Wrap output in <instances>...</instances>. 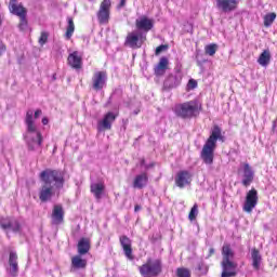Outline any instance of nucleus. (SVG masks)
Returning a JSON list of instances; mask_svg holds the SVG:
<instances>
[{
	"label": "nucleus",
	"instance_id": "2eb2a0df",
	"mask_svg": "<svg viewBox=\"0 0 277 277\" xmlns=\"http://www.w3.org/2000/svg\"><path fill=\"white\" fill-rule=\"evenodd\" d=\"M67 62L71 68L79 70L81 69V66H83V56L79 53V51H74L68 55Z\"/></svg>",
	"mask_w": 277,
	"mask_h": 277
},
{
	"label": "nucleus",
	"instance_id": "cd10ccee",
	"mask_svg": "<svg viewBox=\"0 0 277 277\" xmlns=\"http://www.w3.org/2000/svg\"><path fill=\"white\" fill-rule=\"evenodd\" d=\"M251 259H252L253 269H260L261 268V261H263V258H261V253L259 252V250L253 249L251 251Z\"/></svg>",
	"mask_w": 277,
	"mask_h": 277
},
{
	"label": "nucleus",
	"instance_id": "ea45409f",
	"mask_svg": "<svg viewBox=\"0 0 277 277\" xmlns=\"http://www.w3.org/2000/svg\"><path fill=\"white\" fill-rule=\"evenodd\" d=\"M198 271L201 272V274H207V266L203 263H200L198 265Z\"/></svg>",
	"mask_w": 277,
	"mask_h": 277
},
{
	"label": "nucleus",
	"instance_id": "a18cd8bd",
	"mask_svg": "<svg viewBox=\"0 0 277 277\" xmlns=\"http://www.w3.org/2000/svg\"><path fill=\"white\" fill-rule=\"evenodd\" d=\"M214 252H215L214 249H210V256H211V254H213Z\"/></svg>",
	"mask_w": 277,
	"mask_h": 277
},
{
	"label": "nucleus",
	"instance_id": "423d86ee",
	"mask_svg": "<svg viewBox=\"0 0 277 277\" xmlns=\"http://www.w3.org/2000/svg\"><path fill=\"white\" fill-rule=\"evenodd\" d=\"M140 274L144 277H155L161 274V261L148 260L146 264L140 266Z\"/></svg>",
	"mask_w": 277,
	"mask_h": 277
},
{
	"label": "nucleus",
	"instance_id": "20e7f679",
	"mask_svg": "<svg viewBox=\"0 0 277 277\" xmlns=\"http://www.w3.org/2000/svg\"><path fill=\"white\" fill-rule=\"evenodd\" d=\"M222 274L221 277H235L237 276V263L233 262L235 259V252L230 249L229 245L223 246L222 249Z\"/></svg>",
	"mask_w": 277,
	"mask_h": 277
},
{
	"label": "nucleus",
	"instance_id": "7ed1b4c3",
	"mask_svg": "<svg viewBox=\"0 0 277 277\" xmlns=\"http://www.w3.org/2000/svg\"><path fill=\"white\" fill-rule=\"evenodd\" d=\"M217 140L224 142V136L222 135V128L214 126L201 150V159L207 166L213 163L215 148H217Z\"/></svg>",
	"mask_w": 277,
	"mask_h": 277
},
{
	"label": "nucleus",
	"instance_id": "79ce46f5",
	"mask_svg": "<svg viewBox=\"0 0 277 277\" xmlns=\"http://www.w3.org/2000/svg\"><path fill=\"white\" fill-rule=\"evenodd\" d=\"M127 0H120L119 8H124Z\"/></svg>",
	"mask_w": 277,
	"mask_h": 277
},
{
	"label": "nucleus",
	"instance_id": "4be33fe9",
	"mask_svg": "<svg viewBox=\"0 0 277 277\" xmlns=\"http://www.w3.org/2000/svg\"><path fill=\"white\" fill-rule=\"evenodd\" d=\"M216 6L222 12H233L237 8V0H216Z\"/></svg>",
	"mask_w": 277,
	"mask_h": 277
},
{
	"label": "nucleus",
	"instance_id": "58836bf2",
	"mask_svg": "<svg viewBox=\"0 0 277 277\" xmlns=\"http://www.w3.org/2000/svg\"><path fill=\"white\" fill-rule=\"evenodd\" d=\"M168 49V45H163V44H161V45H159L158 48H156V55H159V54H161V53H163V51H166Z\"/></svg>",
	"mask_w": 277,
	"mask_h": 277
},
{
	"label": "nucleus",
	"instance_id": "b1692460",
	"mask_svg": "<svg viewBox=\"0 0 277 277\" xmlns=\"http://www.w3.org/2000/svg\"><path fill=\"white\" fill-rule=\"evenodd\" d=\"M169 61L167 57H161L159 63L156 65L154 72L156 77H163L166 75V70H168Z\"/></svg>",
	"mask_w": 277,
	"mask_h": 277
},
{
	"label": "nucleus",
	"instance_id": "bb28decb",
	"mask_svg": "<svg viewBox=\"0 0 277 277\" xmlns=\"http://www.w3.org/2000/svg\"><path fill=\"white\" fill-rule=\"evenodd\" d=\"M85 265H88V261L81 259L79 255L71 259V272H74V269H84Z\"/></svg>",
	"mask_w": 277,
	"mask_h": 277
},
{
	"label": "nucleus",
	"instance_id": "6ab92c4d",
	"mask_svg": "<svg viewBox=\"0 0 277 277\" xmlns=\"http://www.w3.org/2000/svg\"><path fill=\"white\" fill-rule=\"evenodd\" d=\"M148 185V173L143 172L141 174L135 175L132 187L134 189H144Z\"/></svg>",
	"mask_w": 277,
	"mask_h": 277
},
{
	"label": "nucleus",
	"instance_id": "de8ad7c7",
	"mask_svg": "<svg viewBox=\"0 0 277 277\" xmlns=\"http://www.w3.org/2000/svg\"><path fill=\"white\" fill-rule=\"evenodd\" d=\"M134 114L137 115V111H135Z\"/></svg>",
	"mask_w": 277,
	"mask_h": 277
},
{
	"label": "nucleus",
	"instance_id": "412c9836",
	"mask_svg": "<svg viewBox=\"0 0 277 277\" xmlns=\"http://www.w3.org/2000/svg\"><path fill=\"white\" fill-rule=\"evenodd\" d=\"M120 245H121V248L123 249V252H124L127 259H129V261H133V249L131 248L130 238L127 236H121Z\"/></svg>",
	"mask_w": 277,
	"mask_h": 277
},
{
	"label": "nucleus",
	"instance_id": "9b49d317",
	"mask_svg": "<svg viewBox=\"0 0 277 277\" xmlns=\"http://www.w3.org/2000/svg\"><path fill=\"white\" fill-rule=\"evenodd\" d=\"M107 85V71H95L92 77V88L96 92Z\"/></svg>",
	"mask_w": 277,
	"mask_h": 277
},
{
	"label": "nucleus",
	"instance_id": "dca6fc26",
	"mask_svg": "<svg viewBox=\"0 0 277 277\" xmlns=\"http://www.w3.org/2000/svg\"><path fill=\"white\" fill-rule=\"evenodd\" d=\"M242 172V185L245 187H249V185H251L252 182L254 181V171L252 170V167H250L249 163H243Z\"/></svg>",
	"mask_w": 277,
	"mask_h": 277
},
{
	"label": "nucleus",
	"instance_id": "e433bc0d",
	"mask_svg": "<svg viewBox=\"0 0 277 277\" xmlns=\"http://www.w3.org/2000/svg\"><path fill=\"white\" fill-rule=\"evenodd\" d=\"M49 40V34L47 32H42L40 38H39V44L41 47H44V44H47V41Z\"/></svg>",
	"mask_w": 277,
	"mask_h": 277
},
{
	"label": "nucleus",
	"instance_id": "f8f14e48",
	"mask_svg": "<svg viewBox=\"0 0 277 277\" xmlns=\"http://www.w3.org/2000/svg\"><path fill=\"white\" fill-rule=\"evenodd\" d=\"M0 226L3 230H12V233H21V223L16 219L6 216L0 219Z\"/></svg>",
	"mask_w": 277,
	"mask_h": 277
},
{
	"label": "nucleus",
	"instance_id": "39448f33",
	"mask_svg": "<svg viewBox=\"0 0 277 277\" xmlns=\"http://www.w3.org/2000/svg\"><path fill=\"white\" fill-rule=\"evenodd\" d=\"M173 111L177 118L189 120L190 118H196V116L200 114V104L196 100L180 103L173 107Z\"/></svg>",
	"mask_w": 277,
	"mask_h": 277
},
{
	"label": "nucleus",
	"instance_id": "a878e982",
	"mask_svg": "<svg viewBox=\"0 0 277 277\" xmlns=\"http://www.w3.org/2000/svg\"><path fill=\"white\" fill-rule=\"evenodd\" d=\"M272 62V52L269 51V49L264 50L259 58H258V64H260V66H269V63Z\"/></svg>",
	"mask_w": 277,
	"mask_h": 277
},
{
	"label": "nucleus",
	"instance_id": "393cba45",
	"mask_svg": "<svg viewBox=\"0 0 277 277\" xmlns=\"http://www.w3.org/2000/svg\"><path fill=\"white\" fill-rule=\"evenodd\" d=\"M104 192H105V184L103 182L91 184V193L96 198V200H101V198H103Z\"/></svg>",
	"mask_w": 277,
	"mask_h": 277
},
{
	"label": "nucleus",
	"instance_id": "a211bd4d",
	"mask_svg": "<svg viewBox=\"0 0 277 277\" xmlns=\"http://www.w3.org/2000/svg\"><path fill=\"white\" fill-rule=\"evenodd\" d=\"M52 224L53 226H60L64 222V208L60 205H55L52 210Z\"/></svg>",
	"mask_w": 277,
	"mask_h": 277
},
{
	"label": "nucleus",
	"instance_id": "7c9ffc66",
	"mask_svg": "<svg viewBox=\"0 0 277 277\" xmlns=\"http://www.w3.org/2000/svg\"><path fill=\"white\" fill-rule=\"evenodd\" d=\"M276 21V13H268L264 16V27H272Z\"/></svg>",
	"mask_w": 277,
	"mask_h": 277
},
{
	"label": "nucleus",
	"instance_id": "5701e85b",
	"mask_svg": "<svg viewBox=\"0 0 277 277\" xmlns=\"http://www.w3.org/2000/svg\"><path fill=\"white\" fill-rule=\"evenodd\" d=\"M136 29L141 31H150L153 29V19L142 16L136 19Z\"/></svg>",
	"mask_w": 277,
	"mask_h": 277
},
{
	"label": "nucleus",
	"instance_id": "c756f323",
	"mask_svg": "<svg viewBox=\"0 0 277 277\" xmlns=\"http://www.w3.org/2000/svg\"><path fill=\"white\" fill-rule=\"evenodd\" d=\"M67 23H68V26L65 34V38L67 40H70V38H72V34H75V22L72 21V17L70 16L67 17Z\"/></svg>",
	"mask_w": 277,
	"mask_h": 277
},
{
	"label": "nucleus",
	"instance_id": "37998d69",
	"mask_svg": "<svg viewBox=\"0 0 277 277\" xmlns=\"http://www.w3.org/2000/svg\"><path fill=\"white\" fill-rule=\"evenodd\" d=\"M42 124H44V126L49 124V118L43 117L42 118Z\"/></svg>",
	"mask_w": 277,
	"mask_h": 277
},
{
	"label": "nucleus",
	"instance_id": "a19ab883",
	"mask_svg": "<svg viewBox=\"0 0 277 277\" xmlns=\"http://www.w3.org/2000/svg\"><path fill=\"white\" fill-rule=\"evenodd\" d=\"M3 53H5V44L0 41V55H3Z\"/></svg>",
	"mask_w": 277,
	"mask_h": 277
},
{
	"label": "nucleus",
	"instance_id": "0eeeda50",
	"mask_svg": "<svg viewBox=\"0 0 277 277\" xmlns=\"http://www.w3.org/2000/svg\"><path fill=\"white\" fill-rule=\"evenodd\" d=\"M256 205H259V192L252 188L246 195L245 203L242 206V211H245V213H252V211L256 209Z\"/></svg>",
	"mask_w": 277,
	"mask_h": 277
},
{
	"label": "nucleus",
	"instance_id": "f704fd0d",
	"mask_svg": "<svg viewBox=\"0 0 277 277\" xmlns=\"http://www.w3.org/2000/svg\"><path fill=\"white\" fill-rule=\"evenodd\" d=\"M27 16L19 17L18 28L21 29V31H25L27 29Z\"/></svg>",
	"mask_w": 277,
	"mask_h": 277
},
{
	"label": "nucleus",
	"instance_id": "1a4fd4ad",
	"mask_svg": "<svg viewBox=\"0 0 277 277\" xmlns=\"http://www.w3.org/2000/svg\"><path fill=\"white\" fill-rule=\"evenodd\" d=\"M194 179V173L187 170H181L175 175V185L183 189L187 185H192V180Z\"/></svg>",
	"mask_w": 277,
	"mask_h": 277
},
{
	"label": "nucleus",
	"instance_id": "c85d7f7f",
	"mask_svg": "<svg viewBox=\"0 0 277 277\" xmlns=\"http://www.w3.org/2000/svg\"><path fill=\"white\" fill-rule=\"evenodd\" d=\"M90 252V241L85 239H81L78 242V253L79 254H88Z\"/></svg>",
	"mask_w": 277,
	"mask_h": 277
},
{
	"label": "nucleus",
	"instance_id": "49530a36",
	"mask_svg": "<svg viewBox=\"0 0 277 277\" xmlns=\"http://www.w3.org/2000/svg\"><path fill=\"white\" fill-rule=\"evenodd\" d=\"M1 23H2V18H1V15H0V27H1Z\"/></svg>",
	"mask_w": 277,
	"mask_h": 277
},
{
	"label": "nucleus",
	"instance_id": "4468645a",
	"mask_svg": "<svg viewBox=\"0 0 277 277\" xmlns=\"http://www.w3.org/2000/svg\"><path fill=\"white\" fill-rule=\"evenodd\" d=\"M181 81H183V72L181 70H176L175 74H171L164 80V88L168 90H172V88H179L181 85Z\"/></svg>",
	"mask_w": 277,
	"mask_h": 277
},
{
	"label": "nucleus",
	"instance_id": "6e6552de",
	"mask_svg": "<svg viewBox=\"0 0 277 277\" xmlns=\"http://www.w3.org/2000/svg\"><path fill=\"white\" fill-rule=\"evenodd\" d=\"M144 40H146V37H144L142 32L134 30L128 34L126 38V47H130V49H140L142 48V44H144Z\"/></svg>",
	"mask_w": 277,
	"mask_h": 277
},
{
	"label": "nucleus",
	"instance_id": "9d476101",
	"mask_svg": "<svg viewBox=\"0 0 277 277\" xmlns=\"http://www.w3.org/2000/svg\"><path fill=\"white\" fill-rule=\"evenodd\" d=\"M111 10V0H103L97 12V19L101 25L109 23V14Z\"/></svg>",
	"mask_w": 277,
	"mask_h": 277
},
{
	"label": "nucleus",
	"instance_id": "473e14b6",
	"mask_svg": "<svg viewBox=\"0 0 277 277\" xmlns=\"http://www.w3.org/2000/svg\"><path fill=\"white\" fill-rule=\"evenodd\" d=\"M177 277H192V272L188 268L181 267L176 269Z\"/></svg>",
	"mask_w": 277,
	"mask_h": 277
},
{
	"label": "nucleus",
	"instance_id": "aec40b11",
	"mask_svg": "<svg viewBox=\"0 0 277 277\" xmlns=\"http://www.w3.org/2000/svg\"><path fill=\"white\" fill-rule=\"evenodd\" d=\"M9 10L11 14L18 16L19 18L27 16V9H25L23 4H16V0H10Z\"/></svg>",
	"mask_w": 277,
	"mask_h": 277
},
{
	"label": "nucleus",
	"instance_id": "4c0bfd02",
	"mask_svg": "<svg viewBox=\"0 0 277 277\" xmlns=\"http://www.w3.org/2000/svg\"><path fill=\"white\" fill-rule=\"evenodd\" d=\"M198 88V82L194 79H190L187 83V90H196Z\"/></svg>",
	"mask_w": 277,
	"mask_h": 277
},
{
	"label": "nucleus",
	"instance_id": "f3484780",
	"mask_svg": "<svg viewBox=\"0 0 277 277\" xmlns=\"http://www.w3.org/2000/svg\"><path fill=\"white\" fill-rule=\"evenodd\" d=\"M8 272L10 276H18V255L16 252L11 251L9 255V268Z\"/></svg>",
	"mask_w": 277,
	"mask_h": 277
},
{
	"label": "nucleus",
	"instance_id": "72a5a7b5",
	"mask_svg": "<svg viewBox=\"0 0 277 277\" xmlns=\"http://www.w3.org/2000/svg\"><path fill=\"white\" fill-rule=\"evenodd\" d=\"M215 53H217V44L212 43L206 47V54L213 56L215 55Z\"/></svg>",
	"mask_w": 277,
	"mask_h": 277
},
{
	"label": "nucleus",
	"instance_id": "f03ea898",
	"mask_svg": "<svg viewBox=\"0 0 277 277\" xmlns=\"http://www.w3.org/2000/svg\"><path fill=\"white\" fill-rule=\"evenodd\" d=\"M39 116H42V110L40 109H37L35 111V115L34 110H28L26 113V132L24 134V140H26L31 150H35V148H40V146H42V134L40 133V130H38V126H36V120H38Z\"/></svg>",
	"mask_w": 277,
	"mask_h": 277
},
{
	"label": "nucleus",
	"instance_id": "f257e3e1",
	"mask_svg": "<svg viewBox=\"0 0 277 277\" xmlns=\"http://www.w3.org/2000/svg\"><path fill=\"white\" fill-rule=\"evenodd\" d=\"M40 179L43 183L39 190V200L49 202L57 189L64 187V172L47 169L40 173Z\"/></svg>",
	"mask_w": 277,
	"mask_h": 277
},
{
	"label": "nucleus",
	"instance_id": "2f4dec72",
	"mask_svg": "<svg viewBox=\"0 0 277 277\" xmlns=\"http://www.w3.org/2000/svg\"><path fill=\"white\" fill-rule=\"evenodd\" d=\"M196 217H198V203H195L193 206V208L190 209V212L188 214V220L190 222H194V220H196Z\"/></svg>",
	"mask_w": 277,
	"mask_h": 277
},
{
	"label": "nucleus",
	"instance_id": "c9c22d12",
	"mask_svg": "<svg viewBox=\"0 0 277 277\" xmlns=\"http://www.w3.org/2000/svg\"><path fill=\"white\" fill-rule=\"evenodd\" d=\"M140 166H141V168H144L145 170H150V168H155V162L146 163V160L144 158H142L140 160Z\"/></svg>",
	"mask_w": 277,
	"mask_h": 277
},
{
	"label": "nucleus",
	"instance_id": "ddd939ff",
	"mask_svg": "<svg viewBox=\"0 0 277 277\" xmlns=\"http://www.w3.org/2000/svg\"><path fill=\"white\" fill-rule=\"evenodd\" d=\"M116 118H118V115L111 111L104 115V118L97 122V131H109L111 129V124L116 122Z\"/></svg>",
	"mask_w": 277,
	"mask_h": 277
},
{
	"label": "nucleus",
	"instance_id": "c03bdc74",
	"mask_svg": "<svg viewBox=\"0 0 277 277\" xmlns=\"http://www.w3.org/2000/svg\"><path fill=\"white\" fill-rule=\"evenodd\" d=\"M142 209V207H140V206H135L134 207V211H135V213H137V211H140Z\"/></svg>",
	"mask_w": 277,
	"mask_h": 277
}]
</instances>
